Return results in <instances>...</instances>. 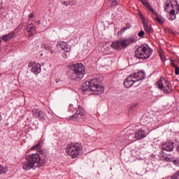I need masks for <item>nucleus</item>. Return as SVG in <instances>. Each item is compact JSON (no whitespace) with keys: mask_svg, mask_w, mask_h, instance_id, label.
I'll list each match as a JSON object with an SVG mask.
<instances>
[{"mask_svg":"<svg viewBox=\"0 0 179 179\" xmlns=\"http://www.w3.org/2000/svg\"><path fill=\"white\" fill-rule=\"evenodd\" d=\"M6 171H8L6 167H3L2 165H0V174H5Z\"/></svg>","mask_w":179,"mask_h":179,"instance_id":"obj_25","label":"nucleus"},{"mask_svg":"<svg viewBox=\"0 0 179 179\" xmlns=\"http://www.w3.org/2000/svg\"><path fill=\"white\" fill-rule=\"evenodd\" d=\"M70 69L72 71L71 78L73 80H81L86 73V67L82 63L71 64Z\"/></svg>","mask_w":179,"mask_h":179,"instance_id":"obj_3","label":"nucleus"},{"mask_svg":"<svg viewBox=\"0 0 179 179\" xmlns=\"http://www.w3.org/2000/svg\"><path fill=\"white\" fill-rule=\"evenodd\" d=\"M168 19L169 20H174L176 19V10L172 9L170 10L168 15Z\"/></svg>","mask_w":179,"mask_h":179,"instance_id":"obj_16","label":"nucleus"},{"mask_svg":"<svg viewBox=\"0 0 179 179\" xmlns=\"http://www.w3.org/2000/svg\"><path fill=\"white\" fill-rule=\"evenodd\" d=\"M156 86L160 90H163L165 94H169L173 92V88H171V85L170 83H169V80H166L163 77H161L157 82Z\"/></svg>","mask_w":179,"mask_h":179,"instance_id":"obj_6","label":"nucleus"},{"mask_svg":"<svg viewBox=\"0 0 179 179\" xmlns=\"http://www.w3.org/2000/svg\"><path fill=\"white\" fill-rule=\"evenodd\" d=\"M141 3L144 5V6H145V8H147V9L150 10L152 8V6L150 5V3H149L146 0L145 1L143 0Z\"/></svg>","mask_w":179,"mask_h":179,"instance_id":"obj_21","label":"nucleus"},{"mask_svg":"<svg viewBox=\"0 0 179 179\" xmlns=\"http://www.w3.org/2000/svg\"><path fill=\"white\" fill-rule=\"evenodd\" d=\"M29 66H30V64H29Z\"/></svg>","mask_w":179,"mask_h":179,"instance_id":"obj_53","label":"nucleus"},{"mask_svg":"<svg viewBox=\"0 0 179 179\" xmlns=\"http://www.w3.org/2000/svg\"><path fill=\"white\" fill-rule=\"evenodd\" d=\"M174 66H176V69H175L176 75H179V67H177V66L176 65H174Z\"/></svg>","mask_w":179,"mask_h":179,"instance_id":"obj_35","label":"nucleus"},{"mask_svg":"<svg viewBox=\"0 0 179 179\" xmlns=\"http://www.w3.org/2000/svg\"><path fill=\"white\" fill-rule=\"evenodd\" d=\"M69 5H70L71 6H74L75 5H76V1H69Z\"/></svg>","mask_w":179,"mask_h":179,"instance_id":"obj_34","label":"nucleus"},{"mask_svg":"<svg viewBox=\"0 0 179 179\" xmlns=\"http://www.w3.org/2000/svg\"><path fill=\"white\" fill-rule=\"evenodd\" d=\"M111 8H114V6H117V1L113 0L110 3Z\"/></svg>","mask_w":179,"mask_h":179,"instance_id":"obj_32","label":"nucleus"},{"mask_svg":"<svg viewBox=\"0 0 179 179\" xmlns=\"http://www.w3.org/2000/svg\"><path fill=\"white\" fill-rule=\"evenodd\" d=\"M64 4L66 6H68V5H69V3H68V2L64 1Z\"/></svg>","mask_w":179,"mask_h":179,"instance_id":"obj_44","label":"nucleus"},{"mask_svg":"<svg viewBox=\"0 0 179 179\" xmlns=\"http://www.w3.org/2000/svg\"><path fill=\"white\" fill-rule=\"evenodd\" d=\"M175 174H176L178 176V178H179V171Z\"/></svg>","mask_w":179,"mask_h":179,"instance_id":"obj_47","label":"nucleus"},{"mask_svg":"<svg viewBox=\"0 0 179 179\" xmlns=\"http://www.w3.org/2000/svg\"><path fill=\"white\" fill-rule=\"evenodd\" d=\"M156 20L157 22H158V23H159L160 24H163V23H164V20H163V17H160V16H157L156 17Z\"/></svg>","mask_w":179,"mask_h":179,"instance_id":"obj_23","label":"nucleus"},{"mask_svg":"<svg viewBox=\"0 0 179 179\" xmlns=\"http://www.w3.org/2000/svg\"><path fill=\"white\" fill-rule=\"evenodd\" d=\"M171 162L173 163L175 166H179V160L175 159L174 157L172 158Z\"/></svg>","mask_w":179,"mask_h":179,"instance_id":"obj_28","label":"nucleus"},{"mask_svg":"<svg viewBox=\"0 0 179 179\" xmlns=\"http://www.w3.org/2000/svg\"><path fill=\"white\" fill-rule=\"evenodd\" d=\"M145 31L148 33V34H150V33H153V29H152L151 27H147L144 28Z\"/></svg>","mask_w":179,"mask_h":179,"instance_id":"obj_26","label":"nucleus"},{"mask_svg":"<svg viewBox=\"0 0 179 179\" xmlns=\"http://www.w3.org/2000/svg\"><path fill=\"white\" fill-rule=\"evenodd\" d=\"M140 1V2H143V0H139Z\"/></svg>","mask_w":179,"mask_h":179,"instance_id":"obj_51","label":"nucleus"},{"mask_svg":"<svg viewBox=\"0 0 179 179\" xmlns=\"http://www.w3.org/2000/svg\"><path fill=\"white\" fill-rule=\"evenodd\" d=\"M29 37H31V36H34V34H33V32H29Z\"/></svg>","mask_w":179,"mask_h":179,"instance_id":"obj_43","label":"nucleus"},{"mask_svg":"<svg viewBox=\"0 0 179 179\" xmlns=\"http://www.w3.org/2000/svg\"><path fill=\"white\" fill-rule=\"evenodd\" d=\"M81 90L101 94L104 92V87L100 85V80L99 78H93L90 81L84 82L81 85Z\"/></svg>","mask_w":179,"mask_h":179,"instance_id":"obj_2","label":"nucleus"},{"mask_svg":"<svg viewBox=\"0 0 179 179\" xmlns=\"http://www.w3.org/2000/svg\"><path fill=\"white\" fill-rule=\"evenodd\" d=\"M171 179H179L178 175L175 173L173 176H171Z\"/></svg>","mask_w":179,"mask_h":179,"instance_id":"obj_38","label":"nucleus"},{"mask_svg":"<svg viewBox=\"0 0 179 179\" xmlns=\"http://www.w3.org/2000/svg\"><path fill=\"white\" fill-rule=\"evenodd\" d=\"M162 150H166V152H173L174 150V143L166 142L162 145Z\"/></svg>","mask_w":179,"mask_h":179,"instance_id":"obj_12","label":"nucleus"},{"mask_svg":"<svg viewBox=\"0 0 179 179\" xmlns=\"http://www.w3.org/2000/svg\"><path fill=\"white\" fill-rule=\"evenodd\" d=\"M137 40L135 36H130L129 38H124L122 40V46L123 48H127V47H129L131 44H134V43H136Z\"/></svg>","mask_w":179,"mask_h":179,"instance_id":"obj_8","label":"nucleus"},{"mask_svg":"<svg viewBox=\"0 0 179 179\" xmlns=\"http://www.w3.org/2000/svg\"><path fill=\"white\" fill-rule=\"evenodd\" d=\"M153 52L151 48L148 49V45L139 46L135 51V57L138 59H148Z\"/></svg>","mask_w":179,"mask_h":179,"instance_id":"obj_5","label":"nucleus"},{"mask_svg":"<svg viewBox=\"0 0 179 179\" xmlns=\"http://www.w3.org/2000/svg\"><path fill=\"white\" fill-rule=\"evenodd\" d=\"M143 24L144 29H145V27H149V25H148V23H146L143 20Z\"/></svg>","mask_w":179,"mask_h":179,"instance_id":"obj_39","label":"nucleus"},{"mask_svg":"<svg viewBox=\"0 0 179 179\" xmlns=\"http://www.w3.org/2000/svg\"><path fill=\"white\" fill-rule=\"evenodd\" d=\"M131 76L136 82H139V80H143L145 78H146V74L143 71H138L137 73H134Z\"/></svg>","mask_w":179,"mask_h":179,"instance_id":"obj_10","label":"nucleus"},{"mask_svg":"<svg viewBox=\"0 0 179 179\" xmlns=\"http://www.w3.org/2000/svg\"><path fill=\"white\" fill-rule=\"evenodd\" d=\"M36 23H37V24H41V22H40V20H38V21L36 22Z\"/></svg>","mask_w":179,"mask_h":179,"instance_id":"obj_46","label":"nucleus"},{"mask_svg":"<svg viewBox=\"0 0 179 179\" xmlns=\"http://www.w3.org/2000/svg\"><path fill=\"white\" fill-rule=\"evenodd\" d=\"M50 53L51 54H54V50H52V49L50 50Z\"/></svg>","mask_w":179,"mask_h":179,"instance_id":"obj_48","label":"nucleus"},{"mask_svg":"<svg viewBox=\"0 0 179 179\" xmlns=\"http://www.w3.org/2000/svg\"><path fill=\"white\" fill-rule=\"evenodd\" d=\"M34 30V26H33L31 24H29L27 25V31L28 33H31L33 32Z\"/></svg>","mask_w":179,"mask_h":179,"instance_id":"obj_20","label":"nucleus"},{"mask_svg":"<svg viewBox=\"0 0 179 179\" xmlns=\"http://www.w3.org/2000/svg\"><path fill=\"white\" fill-rule=\"evenodd\" d=\"M136 106H138V104H136V103L131 105L130 110H134V108H136Z\"/></svg>","mask_w":179,"mask_h":179,"instance_id":"obj_36","label":"nucleus"},{"mask_svg":"<svg viewBox=\"0 0 179 179\" xmlns=\"http://www.w3.org/2000/svg\"><path fill=\"white\" fill-rule=\"evenodd\" d=\"M136 80L134 79V77L132 75H130L127 77V78L124 81V85L125 87H131V86L134 85V83H136Z\"/></svg>","mask_w":179,"mask_h":179,"instance_id":"obj_11","label":"nucleus"},{"mask_svg":"<svg viewBox=\"0 0 179 179\" xmlns=\"http://www.w3.org/2000/svg\"><path fill=\"white\" fill-rule=\"evenodd\" d=\"M33 17H34V14L33 13H30L29 15V19L30 20V19H33Z\"/></svg>","mask_w":179,"mask_h":179,"instance_id":"obj_40","label":"nucleus"},{"mask_svg":"<svg viewBox=\"0 0 179 179\" xmlns=\"http://www.w3.org/2000/svg\"><path fill=\"white\" fill-rule=\"evenodd\" d=\"M66 152L72 159H76L83 152V145L79 143H71L67 145Z\"/></svg>","mask_w":179,"mask_h":179,"instance_id":"obj_4","label":"nucleus"},{"mask_svg":"<svg viewBox=\"0 0 179 179\" xmlns=\"http://www.w3.org/2000/svg\"><path fill=\"white\" fill-rule=\"evenodd\" d=\"M128 29H131V25L127 26L124 28H122L120 31L121 33H124L126 30H128Z\"/></svg>","mask_w":179,"mask_h":179,"instance_id":"obj_29","label":"nucleus"},{"mask_svg":"<svg viewBox=\"0 0 179 179\" xmlns=\"http://www.w3.org/2000/svg\"><path fill=\"white\" fill-rule=\"evenodd\" d=\"M138 37H141V38H143L145 36V31L143 30H141L138 34Z\"/></svg>","mask_w":179,"mask_h":179,"instance_id":"obj_27","label":"nucleus"},{"mask_svg":"<svg viewBox=\"0 0 179 179\" xmlns=\"http://www.w3.org/2000/svg\"><path fill=\"white\" fill-rule=\"evenodd\" d=\"M112 48L117 50V51H121L124 47L122 46V40L116 41L111 44Z\"/></svg>","mask_w":179,"mask_h":179,"instance_id":"obj_13","label":"nucleus"},{"mask_svg":"<svg viewBox=\"0 0 179 179\" xmlns=\"http://www.w3.org/2000/svg\"><path fill=\"white\" fill-rule=\"evenodd\" d=\"M62 57H63V58H64V59H66V58H68V56H67V55H66V53H62Z\"/></svg>","mask_w":179,"mask_h":179,"instance_id":"obj_41","label":"nucleus"},{"mask_svg":"<svg viewBox=\"0 0 179 179\" xmlns=\"http://www.w3.org/2000/svg\"><path fill=\"white\" fill-rule=\"evenodd\" d=\"M149 10H150V12H152V15H155V16H157V12H156V10H155V9H153V7H151Z\"/></svg>","mask_w":179,"mask_h":179,"instance_id":"obj_31","label":"nucleus"},{"mask_svg":"<svg viewBox=\"0 0 179 179\" xmlns=\"http://www.w3.org/2000/svg\"><path fill=\"white\" fill-rule=\"evenodd\" d=\"M160 57H161L162 61H166V57H164V56L160 55Z\"/></svg>","mask_w":179,"mask_h":179,"instance_id":"obj_42","label":"nucleus"},{"mask_svg":"<svg viewBox=\"0 0 179 179\" xmlns=\"http://www.w3.org/2000/svg\"><path fill=\"white\" fill-rule=\"evenodd\" d=\"M47 163V157L45 153L40 150L39 153L32 154L28 155L25 158L24 161L22 162L23 170L28 171L31 170L34 167H40L44 166Z\"/></svg>","mask_w":179,"mask_h":179,"instance_id":"obj_1","label":"nucleus"},{"mask_svg":"<svg viewBox=\"0 0 179 179\" xmlns=\"http://www.w3.org/2000/svg\"><path fill=\"white\" fill-rule=\"evenodd\" d=\"M163 159L164 162H169L171 163L173 162V158H170L169 157H164Z\"/></svg>","mask_w":179,"mask_h":179,"instance_id":"obj_30","label":"nucleus"},{"mask_svg":"<svg viewBox=\"0 0 179 179\" xmlns=\"http://www.w3.org/2000/svg\"><path fill=\"white\" fill-rule=\"evenodd\" d=\"M140 16H141V18H143V15H142L141 13H140Z\"/></svg>","mask_w":179,"mask_h":179,"instance_id":"obj_50","label":"nucleus"},{"mask_svg":"<svg viewBox=\"0 0 179 179\" xmlns=\"http://www.w3.org/2000/svg\"><path fill=\"white\" fill-rule=\"evenodd\" d=\"M169 4L171 5V8H172V9H174V5H176V8L178 9H179V5H178V1H177V0H169Z\"/></svg>","mask_w":179,"mask_h":179,"instance_id":"obj_17","label":"nucleus"},{"mask_svg":"<svg viewBox=\"0 0 179 179\" xmlns=\"http://www.w3.org/2000/svg\"><path fill=\"white\" fill-rule=\"evenodd\" d=\"M169 33H171L172 34H174V31H173V30H172V29H169Z\"/></svg>","mask_w":179,"mask_h":179,"instance_id":"obj_45","label":"nucleus"},{"mask_svg":"<svg viewBox=\"0 0 179 179\" xmlns=\"http://www.w3.org/2000/svg\"><path fill=\"white\" fill-rule=\"evenodd\" d=\"M62 50L65 52H71V46L69 45H65L64 48H62Z\"/></svg>","mask_w":179,"mask_h":179,"instance_id":"obj_24","label":"nucleus"},{"mask_svg":"<svg viewBox=\"0 0 179 179\" xmlns=\"http://www.w3.org/2000/svg\"><path fill=\"white\" fill-rule=\"evenodd\" d=\"M40 45H41V48H43V47H44V48H45V50H46V51H51V50L52 49V48L51 46L44 45L43 43H41Z\"/></svg>","mask_w":179,"mask_h":179,"instance_id":"obj_22","label":"nucleus"},{"mask_svg":"<svg viewBox=\"0 0 179 179\" xmlns=\"http://www.w3.org/2000/svg\"><path fill=\"white\" fill-rule=\"evenodd\" d=\"M0 43H1V38H0Z\"/></svg>","mask_w":179,"mask_h":179,"instance_id":"obj_52","label":"nucleus"},{"mask_svg":"<svg viewBox=\"0 0 179 179\" xmlns=\"http://www.w3.org/2000/svg\"><path fill=\"white\" fill-rule=\"evenodd\" d=\"M2 121V115H0V122Z\"/></svg>","mask_w":179,"mask_h":179,"instance_id":"obj_49","label":"nucleus"},{"mask_svg":"<svg viewBox=\"0 0 179 179\" xmlns=\"http://www.w3.org/2000/svg\"><path fill=\"white\" fill-rule=\"evenodd\" d=\"M43 142L39 141L36 145L31 147V150H38V149H40V148H41V145H42Z\"/></svg>","mask_w":179,"mask_h":179,"instance_id":"obj_19","label":"nucleus"},{"mask_svg":"<svg viewBox=\"0 0 179 179\" xmlns=\"http://www.w3.org/2000/svg\"><path fill=\"white\" fill-rule=\"evenodd\" d=\"M41 66H40V64H33L32 66V69H31V72H33L34 73H35V75H38V73H40V72H41Z\"/></svg>","mask_w":179,"mask_h":179,"instance_id":"obj_15","label":"nucleus"},{"mask_svg":"<svg viewBox=\"0 0 179 179\" xmlns=\"http://www.w3.org/2000/svg\"><path fill=\"white\" fill-rule=\"evenodd\" d=\"M145 137H146V134L145 131L142 129H139L136 132V134H135L136 139H138V140L143 139V138H145Z\"/></svg>","mask_w":179,"mask_h":179,"instance_id":"obj_14","label":"nucleus"},{"mask_svg":"<svg viewBox=\"0 0 179 179\" xmlns=\"http://www.w3.org/2000/svg\"><path fill=\"white\" fill-rule=\"evenodd\" d=\"M32 114L38 118L39 121H45V113L40 109H33Z\"/></svg>","mask_w":179,"mask_h":179,"instance_id":"obj_9","label":"nucleus"},{"mask_svg":"<svg viewBox=\"0 0 179 179\" xmlns=\"http://www.w3.org/2000/svg\"><path fill=\"white\" fill-rule=\"evenodd\" d=\"M170 9V0H166L164 5L165 12H169Z\"/></svg>","mask_w":179,"mask_h":179,"instance_id":"obj_18","label":"nucleus"},{"mask_svg":"<svg viewBox=\"0 0 179 179\" xmlns=\"http://www.w3.org/2000/svg\"><path fill=\"white\" fill-rule=\"evenodd\" d=\"M3 41H8L9 40V35L6 34L2 37Z\"/></svg>","mask_w":179,"mask_h":179,"instance_id":"obj_33","label":"nucleus"},{"mask_svg":"<svg viewBox=\"0 0 179 179\" xmlns=\"http://www.w3.org/2000/svg\"><path fill=\"white\" fill-rule=\"evenodd\" d=\"M8 36H9L8 38H12L13 37H14L15 33L11 32V33L8 34Z\"/></svg>","mask_w":179,"mask_h":179,"instance_id":"obj_37","label":"nucleus"},{"mask_svg":"<svg viewBox=\"0 0 179 179\" xmlns=\"http://www.w3.org/2000/svg\"><path fill=\"white\" fill-rule=\"evenodd\" d=\"M71 121H75V120H85V110L80 106H78L76 113L70 117Z\"/></svg>","mask_w":179,"mask_h":179,"instance_id":"obj_7","label":"nucleus"}]
</instances>
